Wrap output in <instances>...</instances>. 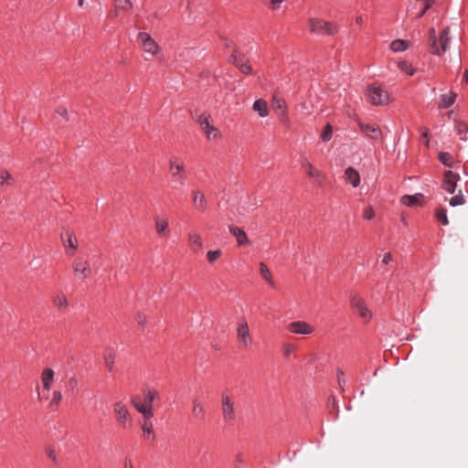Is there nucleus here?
Listing matches in <instances>:
<instances>
[{"mask_svg": "<svg viewBox=\"0 0 468 468\" xmlns=\"http://www.w3.org/2000/svg\"><path fill=\"white\" fill-rule=\"evenodd\" d=\"M449 27L444 28L440 34V39L437 40L436 31L431 27L429 31V42L431 52L434 55H441L448 48L450 37H449Z\"/></svg>", "mask_w": 468, "mask_h": 468, "instance_id": "1", "label": "nucleus"}, {"mask_svg": "<svg viewBox=\"0 0 468 468\" xmlns=\"http://www.w3.org/2000/svg\"><path fill=\"white\" fill-rule=\"evenodd\" d=\"M169 170L172 176L173 188L180 189L186 184V172L184 164L177 158H172L169 162Z\"/></svg>", "mask_w": 468, "mask_h": 468, "instance_id": "2", "label": "nucleus"}, {"mask_svg": "<svg viewBox=\"0 0 468 468\" xmlns=\"http://www.w3.org/2000/svg\"><path fill=\"white\" fill-rule=\"evenodd\" d=\"M308 25L310 31L315 34L335 35L338 32L335 25L321 18H309Z\"/></svg>", "mask_w": 468, "mask_h": 468, "instance_id": "3", "label": "nucleus"}, {"mask_svg": "<svg viewBox=\"0 0 468 468\" xmlns=\"http://www.w3.org/2000/svg\"><path fill=\"white\" fill-rule=\"evenodd\" d=\"M365 95L373 105H384L389 101L388 93L383 88L375 84L367 87Z\"/></svg>", "mask_w": 468, "mask_h": 468, "instance_id": "4", "label": "nucleus"}, {"mask_svg": "<svg viewBox=\"0 0 468 468\" xmlns=\"http://www.w3.org/2000/svg\"><path fill=\"white\" fill-rule=\"evenodd\" d=\"M222 417L226 423H233L236 420L233 399L226 394L222 395Z\"/></svg>", "mask_w": 468, "mask_h": 468, "instance_id": "5", "label": "nucleus"}, {"mask_svg": "<svg viewBox=\"0 0 468 468\" xmlns=\"http://www.w3.org/2000/svg\"><path fill=\"white\" fill-rule=\"evenodd\" d=\"M137 40L145 52L151 55H156L159 52V47L157 43L148 33H139Z\"/></svg>", "mask_w": 468, "mask_h": 468, "instance_id": "6", "label": "nucleus"}, {"mask_svg": "<svg viewBox=\"0 0 468 468\" xmlns=\"http://www.w3.org/2000/svg\"><path fill=\"white\" fill-rule=\"evenodd\" d=\"M72 268H73L75 275L81 281H84L85 279H87L90 276V271H91L90 261L81 257L77 258L73 261Z\"/></svg>", "mask_w": 468, "mask_h": 468, "instance_id": "7", "label": "nucleus"}, {"mask_svg": "<svg viewBox=\"0 0 468 468\" xmlns=\"http://www.w3.org/2000/svg\"><path fill=\"white\" fill-rule=\"evenodd\" d=\"M237 337L241 348H247L252 342L248 323L241 320L237 328Z\"/></svg>", "mask_w": 468, "mask_h": 468, "instance_id": "8", "label": "nucleus"}, {"mask_svg": "<svg viewBox=\"0 0 468 468\" xmlns=\"http://www.w3.org/2000/svg\"><path fill=\"white\" fill-rule=\"evenodd\" d=\"M352 307L358 313L359 316L368 322L371 319L372 314L366 306L365 301L357 296L354 295L351 301Z\"/></svg>", "mask_w": 468, "mask_h": 468, "instance_id": "9", "label": "nucleus"}, {"mask_svg": "<svg viewBox=\"0 0 468 468\" xmlns=\"http://www.w3.org/2000/svg\"><path fill=\"white\" fill-rule=\"evenodd\" d=\"M197 122L208 139H216L218 136V130L210 125L209 115L206 113L201 114L197 119Z\"/></svg>", "mask_w": 468, "mask_h": 468, "instance_id": "10", "label": "nucleus"}, {"mask_svg": "<svg viewBox=\"0 0 468 468\" xmlns=\"http://www.w3.org/2000/svg\"><path fill=\"white\" fill-rule=\"evenodd\" d=\"M192 204L193 207L198 212H205L207 208V199L205 194L199 189L192 191Z\"/></svg>", "mask_w": 468, "mask_h": 468, "instance_id": "11", "label": "nucleus"}, {"mask_svg": "<svg viewBox=\"0 0 468 468\" xmlns=\"http://www.w3.org/2000/svg\"><path fill=\"white\" fill-rule=\"evenodd\" d=\"M460 179L458 174H454L453 172L448 170L444 173V178L442 182V187L445 191L450 194H453L456 189L457 181Z\"/></svg>", "mask_w": 468, "mask_h": 468, "instance_id": "12", "label": "nucleus"}, {"mask_svg": "<svg viewBox=\"0 0 468 468\" xmlns=\"http://www.w3.org/2000/svg\"><path fill=\"white\" fill-rule=\"evenodd\" d=\"M61 239H62L64 246L67 248V254L69 256H72L74 254V251L78 248L77 238L71 231L66 230L61 235Z\"/></svg>", "mask_w": 468, "mask_h": 468, "instance_id": "13", "label": "nucleus"}, {"mask_svg": "<svg viewBox=\"0 0 468 468\" xmlns=\"http://www.w3.org/2000/svg\"><path fill=\"white\" fill-rule=\"evenodd\" d=\"M113 411L117 417L118 422L125 427L130 420V414L126 406L122 401H117L113 405Z\"/></svg>", "mask_w": 468, "mask_h": 468, "instance_id": "14", "label": "nucleus"}, {"mask_svg": "<svg viewBox=\"0 0 468 468\" xmlns=\"http://www.w3.org/2000/svg\"><path fill=\"white\" fill-rule=\"evenodd\" d=\"M361 132L371 140H380L382 137V132L379 127L373 124H367L364 122L358 123Z\"/></svg>", "mask_w": 468, "mask_h": 468, "instance_id": "15", "label": "nucleus"}, {"mask_svg": "<svg viewBox=\"0 0 468 468\" xmlns=\"http://www.w3.org/2000/svg\"><path fill=\"white\" fill-rule=\"evenodd\" d=\"M288 329L290 332L293 334H301V335H311L314 329V327L303 321H296L292 322L288 325Z\"/></svg>", "mask_w": 468, "mask_h": 468, "instance_id": "16", "label": "nucleus"}, {"mask_svg": "<svg viewBox=\"0 0 468 468\" xmlns=\"http://www.w3.org/2000/svg\"><path fill=\"white\" fill-rule=\"evenodd\" d=\"M229 229L230 233L235 237L236 241L239 246L250 245V241L248 239L247 234L245 233V231L242 229L233 226V225H230L229 227Z\"/></svg>", "mask_w": 468, "mask_h": 468, "instance_id": "17", "label": "nucleus"}, {"mask_svg": "<svg viewBox=\"0 0 468 468\" xmlns=\"http://www.w3.org/2000/svg\"><path fill=\"white\" fill-rule=\"evenodd\" d=\"M132 403L134 408L144 415L145 419H150L154 416L152 408H150V406L144 402L143 403L138 396H135L132 399Z\"/></svg>", "mask_w": 468, "mask_h": 468, "instance_id": "18", "label": "nucleus"}, {"mask_svg": "<svg viewBox=\"0 0 468 468\" xmlns=\"http://www.w3.org/2000/svg\"><path fill=\"white\" fill-rule=\"evenodd\" d=\"M303 167L310 177L314 178L319 184H322L324 179V175L322 172L317 170L310 162L306 160L303 162Z\"/></svg>", "mask_w": 468, "mask_h": 468, "instance_id": "19", "label": "nucleus"}, {"mask_svg": "<svg viewBox=\"0 0 468 468\" xmlns=\"http://www.w3.org/2000/svg\"><path fill=\"white\" fill-rule=\"evenodd\" d=\"M188 243L191 250L195 253L201 252L203 250V242L201 236L197 232H190L188 234Z\"/></svg>", "mask_w": 468, "mask_h": 468, "instance_id": "20", "label": "nucleus"}, {"mask_svg": "<svg viewBox=\"0 0 468 468\" xmlns=\"http://www.w3.org/2000/svg\"><path fill=\"white\" fill-rule=\"evenodd\" d=\"M346 180L349 182L354 187H356L360 184V175L353 167H348L345 171Z\"/></svg>", "mask_w": 468, "mask_h": 468, "instance_id": "21", "label": "nucleus"}, {"mask_svg": "<svg viewBox=\"0 0 468 468\" xmlns=\"http://www.w3.org/2000/svg\"><path fill=\"white\" fill-rule=\"evenodd\" d=\"M54 371L53 369L49 368V367H46L42 374H41V380H42V383H43V388L46 389V390H49L51 388V385L54 381Z\"/></svg>", "mask_w": 468, "mask_h": 468, "instance_id": "22", "label": "nucleus"}, {"mask_svg": "<svg viewBox=\"0 0 468 468\" xmlns=\"http://www.w3.org/2000/svg\"><path fill=\"white\" fill-rule=\"evenodd\" d=\"M253 111L258 112L261 117H266L269 114V108L266 101L259 99L253 103Z\"/></svg>", "mask_w": 468, "mask_h": 468, "instance_id": "23", "label": "nucleus"}, {"mask_svg": "<svg viewBox=\"0 0 468 468\" xmlns=\"http://www.w3.org/2000/svg\"><path fill=\"white\" fill-rule=\"evenodd\" d=\"M456 98V93L454 92H449L446 94H442L440 98V101L438 103L439 108L446 109L452 106Z\"/></svg>", "mask_w": 468, "mask_h": 468, "instance_id": "24", "label": "nucleus"}, {"mask_svg": "<svg viewBox=\"0 0 468 468\" xmlns=\"http://www.w3.org/2000/svg\"><path fill=\"white\" fill-rule=\"evenodd\" d=\"M103 360L106 368L109 372H113L114 370V363H115V353L112 349L105 350L103 354Z\"/></svg>", "mask_w": 468, "mask_h": 468, "instance_id": "25", "label": "nucleus"}, {"mask_svg": "<svg viewBox=\"0 0 468 468\" xmlns=\"http://www.w3.org/2000/svg\"><path fill=\"white\" fill-rule=\"evenodd\" d=\"M52 303L59 311H63L68 307V300L61 292L52 297Z\"/></svg>", "mask_w": 468, "mask_h": 468, "instance_id": "26", "label": "nucleus"}, {"mask_svg": "<svg viewBox=\"0 0 468 468\" xmlns=\"http://www.w3.org/2000/svg\"><path fill=\"white\" fill-rule=\"evenodd\" d=\"M421 199H422V195L421 194H416L414 196H409V195H405L401 197V203L406 205V206H410V207H412V206H416V205H419L420 204L421 202Z\"/></svg>", "mask_w": 468, "mask_h": 468, "instance_id": "27", "label": "nucleus"}, {"mask_svg": "<svg viewBox=\"0 0 468 468\" xmlns=\"http://www.w3.org/2000/svg\"><path fill=\"white\" fill-rule=\"evenodd\" d=\"M168 229V220L165 218H155V230L156 233L163 237L165 236Z\"/></svg>", "mask_w": 468, "mask_h": 468, "instance_id": "28", "label": "nucleus"}, {"mask_svg": "<svg viewBox=\"0 0 468 468\" xmlns=\"http://www.w3.org/2000/svg\"><path fill=\"white\" fill-rule=\"evenodd\" d=\"M192 414L196 419H204L205 410L199 399H194L193 400Z\"/></svg>", "mask_w": 468, "mask_h": 468, "instance_id": "29", "label": "nucleus"}, {"mask_svg": "<svg viewBox=\"0 0 468 468\" xmlns=\"http://www.w3.org/2000/svg\"><path fill=\"white\" fill-rule=\"evenodd\" d=\"M410 47V43L404 39H396L390 43V49L393 52L405 51Z\"/></svg>", "mask_w": 468, "mask_h": 468, "instance_id": "30", "label": "nucleus"}, {"mask_svg": "<svg viewBox=\"0 0 468 468\" xmlns=\"http://www.w3.org/2000/svg\"><path fill=\"white\" fill-rule=\"evenodd\" d=\"M271 106L274 111L279 112H286V102L283 99L280 98L277 95H273L272 101H271Z\"/></svg>", "mask_w": 468, "mask_h": 468, "instance_id": "31", "label": "nucleus"}, {"mask_svg": "<svg viewBox=\"0 0 468 468\" xmlns=\"http://www.w3.org/2000/svg\"><path fill=\"white\" fill-rule=\"evenodd\" d=\"M260 273L261 277L271 285H273L274 282L270 270L267 265L263 262L260 263Z\"/></svg>", "mask_w": 468, "mask_h": 468, "instance_id": "32", "label": "nucleus"}, {"mask_svg": "<svg viewBox=\"0 0 468 468\" xmlns=\"http://www.w3.org/2000/svg\"><path fill=\"white\" fill-rule=\"evenodd\" d=\"M439 160L448 167H453L454 166V159L453 156L450 153L446 152H441L439 154Z\"/></svg>", "mask_w": 468, "mask_h": 468, "instance_id": "33", "label": "nucleus"}, {"mask_svg": "<svg viewBox=\"0 0 468 468\" xmlns=\"http://www.w3.org/2000/svg\"><path fill=\"white\" fill-rule=\"evenodd\" d=\"M14 183V177L5 169H0V185L10 186Z\"/></svg>", "mask_w": 468, "mask_h": 468, "instance_id": "34", "label": "nucleus"}, {"mask_svg": "<svg viewBox=\"0 0 468 468\" xmlns=\"http://www.w3.org/2000/svg\"><path fill=\"white\" fill-rule=\"evenodd\" d=\"M455 128L458 135L461 136L462 140H466V133L468 132V124L464 122L458 121L455 122Z\"/></svg>", "mask_w": 468, "mask_h": 468, "instance_id": "35", "label": "nucleus"}, {"mask_svg": "<svg viewBox=\"0 0 468 468\" xmlns=\"http://www.w3.org/2000/svg\"><path fill=\"white\" fill-rule=\"evenodd\" d=\"M144 403L149 405L150 408H152L154 400L155 399V398L158 397L157 391L152 390V389H145L144 391Z\"/></svg>", "mask_w": 468, "mask_h": 468, "instance_id": "36", "label": "nucleus"}, {"mask_svg": "<svg viewBox=\"0 0 468 468\" xmlns=\"http://www.w3.org/2000/svg\"><path fill=\"white\" fill-rule=\"evenodd\" d=\"M398 67L401 71L407 73L410 76H412L415 72V69H413L412 65L406 60L399 61L398 63Z\"/></svg>", "mask_w": 468, "mask_h": 468, "instance_id": "37", "label": "nucleus"}, {"mask_svg": "<svg viewBox=\"0 0 468 468\" xmlns=\"http://www.w3.org/2000/svg\"><path fill=\"white\" fill-rule=\"evenodd\" d=\"M116 8L129 11L133 7V4L130 0H113Z\"/></svg>", "mask_w": 468, "mask_h": 468, "instance_id": "38", "label": "nucleus"}, {"mask_svg": "<svg viewBox=\"0 0 468 468\" xmlns=\"http://www.w3.org/2000/svg\"><path fill=\"white\" fill-rule=\"evenodd\" d=\"M450 205L452 207H456V206H461V205H463L465 203V199H464V197L462 193V190H459V193L458 195L452 197L450 201H449Z\"/></svg>", "mask_w": 468, "mask_h": 468, "instance_id": "39", "label": "nucleus"}, {"mask_svg": "<svg viewBox=\"0 0 468 468\" xmlns=\"http://www.w3.org/2000/svg\"><path fill=\"white\" fill-rule=\"evenodd\" d=\"M222 255V251L220 250H208L207 252V260L209 263H214L217 261Z\"/></svg>", "mask_w": 468, "mask_h": 468, "instance_id": "40", "label": "nucleus"}, {"mask_svg": "<svg viewBox=\"0 0 468 468\" xmlns=\"http://www.w3.org/2000/svg\"><path fill=\"white\" fill-rule=\"evenodd\" d=\"M436 218L443 225L449 224L446 210L444 208H441L436 211Z\"/></svg>", "mask_w": 468, "mask_h": 468, "instance_id": "41", "label": "nucleus"}, {"mask_svg": "<svg viewBox=\"0 0 468 468\" xmlns=\"http://www.w3.org/2000/svg\"><path fill=\"white\" fill-rule=\"evenodd\" d=\"M332 133H333L332 126L329 123L326 124L321 133L322 140L325 141V142L329 141L332 138Z\"/></svg>", "mask_w": 468, "mask_h": 468, "instance_id": "42", "label": "nucleus"}, {"mask_svg": "<svg viewBox=\"0 0 468 468\" xmlns=\"http://www.w3.org/2000/svg\"><path fill=\"white\" fill-rule=\"evenodd\" d=\"M284 0H265L264 5H268L272 10H277L281 7V5Z\"/></svg>", "mask_w": 468, "mask_h": 468, "instance_id": "43", "label": "nucleus"}, {"mask_svg": "<svg viewBox=\"0 0 468 468\" xmlns=\"http://www.w3.org/2000/svg\"><path fill=\"white\" fill-rule=\"evenodd\" d=\"M237 68L244 74H250L252 72V69L248 61L242 64H239Z\"/></svg>", "mask_w": 468, "mask_h": 468, "instance_id": "44", "label": "nucleus"}, {"mask_svg": "<svg viewBox=\"0 0 468 468\" xmlns=\"http://www.w3.org/2000/svg\"><path fill=\"white\" fill-rule=\"evenodd\" d=\"M375 212L372 207H367L364 210L363 217L367 220H370L374 218Z\"/></svg>", "mask_w": 468, "mask_h": 468, "instance_id": "45", "label": "nucleus"}, {"mask_svg": "<svg viewBox=\"0 0 468 468\" xmlns=\"http://www.w3.org/2000/svg\"><path fill=\"white\" fill-rule=\"evenodd\" d=\"M62 399V394L58 390H54L52 393L51 404L58 405Z\"/></svg>", "mask_w": 468, "mask_h": 468, "instance_id": "46", "label": "nucleus"}, {"mask_svg": "<svg viewBox=\"0 0 468 468\" xmlns=\"http://www.w3.org/2000/svg\"><path fill=\"white\" fill-rule=\"evenodd\" d=\"M242 54L238 51H234L231 55L230 61L237 67L239 65V60H242Z\"/></svg>", "mask_w": 468, "mask_h": 468, "instance_id": "47", "label": "nucleus"}, {"mask_svg": "<svg viewBox=\"0 0 468 468\" xmlns=\"http://www.w3.org/2000/svg\"><path fill=\"white\" fill-rule=\"evenodd\" d=\"M294 351V346L292 344H285L283 346V354L284 356L289 357L292 353Z\"/></svg>", "mask_w": 468, "mask_h": 468, "instance_id": "48", "label": "nucleus"}, {"mask_svg": "<svg viewBox=\"0 0 468 468\" xmlns=\"http://www.w3.org/2000/svg\"><path fill=\"white\" fill-rule=\"evenodd\" d=\"M424 1H425V5H424L423 9L420 12V14L418 16L419 17H421L433 4V0H424Z\"/></svg>", "mask_w": 468, "mask_h": 468, "instance_id": "49", "label": "nucleus"}, {"mask_svg": "<svg viewBox=\"0 0 468 468\" xmlns=\"http://www.w3.org/2000/svg\"><path fill=\"white\" fill-rule=\"evenodd\" d=\"M143 431L144 433L146 434H151L153 433V426H152V423L150 422H147V421H144V425H143Z\"/></svg>", "mask_w": 468, "mask_h": 468, "instance_id": "50", "label": "nucleus"}, {"mask_svg": "<svg viewBox=\"0 0 468 468\" xmlns=\"http://www.w3.org/2000/svg\"><path fill=\"white\" fill-rule=\"evenodd\" d=\"M344 377H345L344 372L342 370H338L337 371V380H338V384L341 388H343V386L346 383Z\"/></svg>", "mask_w": 468, "mask_h": 468, "instance_id": "51", "label": "nucleus"}, {"mask_svg": "<svg viewBox=\"0 0 468 468\" xmlns=\"http://www.w3.org/2000/svg\"><path fill=\"white\" fill-rule=\"evenodd\" d=\"M278 115L280 117V120L284 123V124H289L290 122V120H289V117L287 115V111L284 112H278Z\"/></svg>", "mask_w": 468, "mask_h": 468, "instance_id": "52", "label": "nucleus"}, {"mask_svg": "<svg viewBox=\"0 0 468 468\" xmlns=\"http://www.w3.org/2000/svg\"><path fill=\"white\" fill-rule=\"evenodd\" d=\"M393 260V257L390 253H386L383 257V260H382V264L384 265H387L388 264L390 261H392Z\"/></svg>", "mask_w": 468, "mask_h": 468, "instance_id": "53", "label": "nucleus"}, {"mask_svg": "<svg viewBox=\"0 0 468 468\" xmlns=\"http://www.w3.org/2000/svg\"><path fill=\"white\" fill-rule=\"evenodd\" d=\"M136 320L139 324L144 325L146 324V317L144 314H137Z\"/></svg>", "mask_w": 468, "mask_h": 468, "instance_id": "54", "label": "nucleus"}, {"mask_svg": "<svg viewBox=\"0 0 468 468\" xmlns=\"http://www.w3.org/2000/svg\"><path fill=\"white\" fill-rule=\"evenodd\" d=\"M422 136L426 138V146H429V130L427 128H422Z\"/></svg>", "mask_w": 468, "mask_h": 468, "instance_id": "55", "label": "nucleus"}, {"mask_svg": "<svg viewBox=\"0 0 468 468\" xmlns=\"http://www.w3.org/2000/svg\"><path fill=\"white\" fill-rule=\"evenodd\" d=\"M57 113H58L59 115H61L62 117L68 119L67 117V110L63 107H59L58 110H57Z\"/></svg>", "mask_w": 468, "mask_h": 468, "instance_id": "56", "label": "nucleus"}, {"mask_svg": "<svg viewBox=\"0 0 468 468\" xmlns=\"http://www.w3.org/2000/svg\"><path fill=\"white\" fill-rule=\"evenodd\" d=\"M48 457H49L50 459H52V460H54V461L56 460V453H55V452H54V451L50 450V451L48 452Z\"/></svg>", "mask_w": 468, "mask_h": 468, "instance_id": "57", "label": "nucleus"}, {"mask_svg": "<svg viewBox=\"0 0 468 468\" xmlns=\"http://www.w3.org/2000/svg\"><path fill=\"white\" fill-rule=\"evenodd\" d=\"M356 22L357 25L361 26L363 24V17L361 16H357L356 17Z\"/></svg>", "mask_w": 468, "mask_h": 468, "instance_id": "58", "label": "nucleus"}, {"mask_svg": "<svg viewBox=\"0 0 468 468\" xmlns=\"http://www.w3.org/2000/svg\"><path fill=\"white\" fill-rule=\"evenodd\" d=\"M301 106H302V108H303V110H305V111H306V114H309V113L311 112V111H310V110H309V108L307 107L306 102L302 103V105H301Z\"/></svg>", "mask_w": 468, "mask_h": 468, "instance_id": "59", "label": "nucleus"}, {"mask_svg": "<svg viewBox=\"0 0 468 468\" xmlns=\"http://www.w3.org/2000/svg\"><path fill=\"white\" fill-rule=\"evenodd\" d=\"M124 468H133L131 461H125Z\"/></svg>", "mask_w": 468, "mask_h": 468, "instance_id": "60", "label": "nucleus"}, {"mask_svg": "<svg viewBox=\"0 0 468 468\" xmlns=\"http://www.w3.org/2000/svg\"><path fill=\"white\" fill-rule=\"evenodd\" d=\"M463 79L465 80L466 82H468V71L467 70L463 74Z\"/></svg>", "mask_w": 468, "mask_h": 468, "instance_id": "61", "label": "nucleus"}, {"mask_svg": "<svg viewBox=\"0 0 468 468\" xmlns=\"http://www.w3.org/2000/svg\"><path fill=\"white\" fill-rule=\"evenodd\" d=\"M112 17H116L118 16L117 12H113L110 15Z\"/></svg>", "mask_w": 468, "mask_h": 468, "instance_id": "62", "label": "nucleus"}, {"mask_svg": "<svg viewBox=\"0 0 468 468\" xmlns=\"http://www.w3.org/2000/svg\"><path fill=\"white\" fill-rule=\"evenodd\" d=\"M244 62H247V60L244 58V56H243L242 60H239V64H242Z\"/></svg>", "mask_w": 468, "mask_h": 468, "instance_id": "63", "label": "nucleus"}, {"mask_svg": "<svg viewBox=\"0 0 468 468\" xmlns=\"http://www.w3.org/2000/svg\"><path fill=\"white\" fill-rule=\"evenodd\" d=\"M83 4H84V0H79V5H80V6H82V5H83Z\"/></svg>", "mask_w": 468, "mask_h": 468, "instance_id": "64", "label": "nucleus"}]
</instances>
